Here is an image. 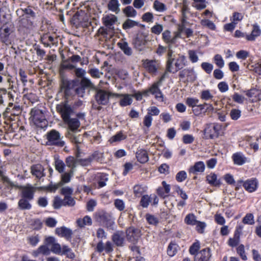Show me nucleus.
I'll use <instances>...</instances> for the list:
<instances>
[{"label": "nucleus", "mask_w": 261, "mask_h": 261, "mask_svg": "<svg viewBox=\"0 0 261 261\" xmlns=\"http://www.w3.org/2000/svg\"><path fill=\"white\" fill-rule=\"evenodd\" d=\"M57 111L71 132L76 130L80 126L81 123L77 118H71L74 111L71 107L66 103H61L56 106Z\"/></svg>", "instance_id": "1"}, {"label": "nucleus", "mask_w": 261, "mask_h": 261, "mask_svg": "<svg viewBox=\"0 0 261 261\" xmlns=\"http://www.w3.org/2000/svg\"><path fill=\"white\" fill-rule=\"evenodd\" d=\"M31 115L32 121L36 125L43 127L47 125V121L42 110L34 108L31 111Z\"/></svg>", "instance_id": "2"}, {"label": "nucleus", "mask_w": 261, "mask_h": 261, "mask_svg": "<svg viewBox=\"0 0 261 261\" xmlns=\"http://www.w3.org/2000/svg\"><path fill=\"white\" fill-rule=\"evenodd\" d=\"M142 62L143 67L149 73L151 74L152 76H154L156 74V73L161 66L160 61L155 59H145L143 60Z\"/></svg>", "instance_id": "3"}, {"label": "nucleus", "mask_w": 261, "mask_h": 261, "mask_svg": "<svg viewBox=\"0 0 261 261\" xmlns=\"http://www.w3.org/2000/svg\"><path fill=\"white\" fill-rule=\"evenodd\" d=\"M46 139L49 145L63 147L65 145V142L62 140L60 133L55 129H52L47 133Z\"/></svg>", "instance_id": "4"}, {"label": "nucleus", "mask_w": 261, "mask_h": 261, "mask_svg": "<svg viewBox=\"0 0 261 261\" xmlns=\"http://www.w3.org/2000/svg\"><path fill=\"white\" fill-rule=\"evenodd\" d=\"M221 130V125L218 123L207 125L204 129V135L207 138L214 139L218 138Z\"/></svg>", "instance_id": "5"}, {"label": "nucleus", "mask_w": 261, "mask_h": 261, "mask_svg": "<svg viewBox=\"0 0 261 261\" xmlns=\"http://www.w3.org/2000/svg\"><path fill=\"white\" fill-rule=\"evenodd\" d=\"M126 236L128 241L135 243L141 236V230L138 228L130 227L126 230Z\"/></svg>", "instance_id": "6"}, {"label": "nucleus", "mask_w": 261, "mask_h": 261, "mask_svg": "<svg viewBox=\"0 0 261 261\" xmlns=\"http://www.w3.org/2000/svg\"><path fill=\"white\" fill-rule=\"evenodd\" d=\"M109 92L98 90L95 94V99L99 105H106L109 102Z\"/></svg>", "instance_id": "7"}, {"label": "nucleus", "mask_w": 261, "mask_h": 261, "mask_svg": "<svg viewBox=\"0 0 261 261\" xmlns=\"http://www.w3.org/2000/svg\"><path fill=\"white\" fill-rule=\"evenodd\" d=\"M34 22V19L32 17L21 15L19 18V24L20 28L31 30L35 27Z\"/></svg>", "instance_id": "8"}, {"label": "nucleus", "mask_w": 261, "mask_h": 261, "mask_svg": "<svg viewBox=\"0 0 261 261\" xmlns=\"http://www.w3.org/2000/svg\"><path fill=\"white\" fill-rule=\"evenodd\" d=\"M12 33L11 29L7 26H3L0 29V39L6 45L11 44L10 35Z\"/></svg>", "instance_id": "9"}, {"label": "nucleus", "mask_w": 261, "mask_h": 261, "mask_svg": "<svg viewBox=\"0 0 261 261\" xmlns=\"http://www.w3.org/2000/svg\"><path fill=\"white\" fill-rule=\"evenodd\" d=\"M22 189V197L31 200L34 198V194L36 191V188L31 186V185H27L25 186L21 187Z\"/></svg>", "instance_id": "10"}, {"label": "nucleus", "mask_w": 261, "mask_h": 261, "mask_svg": "<svg viewBox=\"0 0 261 261\" xmlns=\"http://www.w3.org/2000/svg\"><path fill=\"white\" fill-rule=\"evenodd\" d=\"M211 256L210 249L204 248L196 254L195 261H208Z\"/></svg>", "instance_id": "11"}, {"label": "nucleus", "mask_w": 261, "mask_h": 261, "mask_svg": "<svg viewBox=\"0 0 261 261\" xmlns=\"http://www.w3.org/2000/svg\"><path fill=\"white\" fill-rule=\"evenodd\" d=\"M44 171V167L40 164L33 165L31 167V174L38 179H40L45 176Z\"/></svg>", "instance_id": "12"}, {"label": "nucleus", "mask_w": 261, "mask_h": 261, "mask_svg": "<svg viewBox=\"0 0 261 261\" xmlns=\"http://www.w3.org/2000/svg\"><path fill=\"white\" fill-rule=\"evenodd\" d=\"M174 61V66H173V70L171 72H176L186 65V57L183 55H178L177 58H175Z\"/></svg>", "instance_id": "13"}, {"label": "nucleus", "mask_w": 261, "mask_h": 261, "mask_svg": "<svg viewBox=\"0 0 261 261\" xmlns=\"http://www.w3.org/2000/svg\"><path fill=\"white\" fill-rule=\"evenodd\" d=\"M103 24L107 28L111 29L112 27L118 21V17L112 14L106 15L102 18Z\"/></svg>", "instance_id": "14"}, {"label": "nucleus", "mask_w": 261, "mask_h": 261, "mask_svg": "<svg viewBox=\"0 0 261 261\" xmlns=\"http://www.w3.org/2000/svg\"><path fill=\"white\" fill-rule=\"evenodd\" d=\"M125 234L122 231H117L112 236V239L113 242L117 246H123Z\"/></svg>", "instance_id": "15"}, {"label": "nucleus", "mask_w": 261, "mask_h": 261, "mask_svg": "<svg viewBox=\"0 0 261 261\" xmlns=\"http://www.w3.org/2000/svg\"><path fill=\"white\" fill-rule=\"evenodd\" d=\"M56 233L61 237H64L67 240L71 239L72 234V230L66 227L62 226L56 229Z\"/></svg>", "instance_id": "16"}, {"label": "nucleus", "mask_w": 261, "mask_h": 261, "mask_svg": "<svg viewBox=\"0 0 261 261\" xmlns=\"http://www.w3.org/2000/svg\"><path fill=\"white\" fill-rule=\"evenodd\" d=\"M179 33L175 34L173 36L171 35V32L169 30L165 31L162 34V38L163 40L167 44H171L176 42V39L178 38Z\"/></svg>", "instance_id": "17"}, {"label": "nucleus", "mask_w": 261, "mask_h": 261, "mask_svg": "<svg viewBox=\"0 0 261 261\" xmlns=\"http://www.w3.org/2000/svg\"><path fill=\"white\" fill-rule=\"evenodd\" d=\"M243 186L248 192H253L257 189V181L256 179H248L243 182Z\"/></svg>", "instance_id": "18"}, {"label": "nucleus", "mask_w": 261, "mask_h": 261, "mask_svg": "<svg viewBox=\"0 0 261 261\" xmlns=\"http://www.w3.org/2000/svg\"><path fill=\"white\" fill-rule=\"evenodd\" d=\"M120 4L118 0H110L107 4L109 10L118 14L120 12Z\"/></svg>", "instance_id": "19"}, {"label": "nucleus", "mask_w": 261, "mask_h": 261, "mask_svg": "<svg viewBox=\"0 0 261 261\" xmlns=\"http://www.w3.org/2000/svg\"><path fill=\"white\" fill-rule=\"evenodd\" d=\"M73 86V82L68 81L67 79H63L60 87L62 91H64L66 95H69L70 90L72 88Z\"/></svg>", "instance_id": "20"}, {"label": "nucleus", "mask_w": 261, "mask_h": 261, "mask_svg": "<svg viewBox=\"0 0 261 261\" xmlns=\"http://www.w3.org/2000/svg\"><path fill=\"white\" fill-rule=\"evenodd\" d=\"M173 52L170 47L168 50L167 61L166 64V71L167 72H172L173 70V62L175 60V56L173 55Z\"/></svg>", "instance_id": "21"}, {"label": "nucleus", "mask_w": 261, "mask_h": 261, "mask_svg": "<svg viewBox=\"0 0 261 261\" xmlns=\"http://www.w3.org/2000/svg\"><path fill=\"white\" fill-rule=\"evenodd\" d=\"M260 34L261 30L259 27L256 24H254L251 33L250 35H246V38L248 41H253L257 37L260 36Z\"/></svg>", "instance_id": "22"}, {"label": "nucleus", "mask_w": 261, "mask_h": 261, "mask_svg": "<svg viewBox=\"0 0 261 261\" xmlns=\"http://www.w3.org/2000/svg\"><path fill=\"white\" fill-rule=\"evenodd\" d=\"M77 225L80 228H84L86 226H91L92 224V220L89 216H85L84 218H80L76 221Z\"/></svg>", "instance_id": "23"}, {"label": "nucleus", "mask_w": 261, "mask_h": 261, "mask_svg": "<svg viewBox=\"0 0 261 261\" xmlns=\"http://www.w3.org/2000/svg\"><path fill=\"white\" fill-rule=\"evenodd\" d=\"M147 42L145 36L140 35L135 39L134 42L135 46L136 48L141 50L146 45Z\"/></svg>", "instance_id": "24"}, {"label": "nucleus", "mask_w": 261, "mask_h": 261, "mask_svg": "<svg viewBox=\"0 0 261 261\" xmlns=\"http://www.w3.org/2000/svg\"><path fill=\"white\" fill-rule=\"evenodd\" d=\"M136 158L138 161L142 164L146 163L149 160L147 151L143 149H140L137 151Z\"/></svg>", "instance_id": "25"}, {"label": "nucleus", "mask_w": 261, "mask_h": 261, "mask_svg": "<svg viewBox=\"0 0 261 261\" xmlns=\"http://www.w3.org/2000/svg\"><path fill=\"white\" fill-rule=\"evenodd\" d=\"M205 169V165L202 162H197L195 163L194 165L189 169V172L196 173V172H202Z\"/></svg>", "instance_id": "26"}, {"label": "nucleus", "mask_w": 261, "mask_h": 261, "mask_svg": "<svg viewBox=\"0 0 261 261\" xmlns=\"http://www.w3.org/2000/svg\"><path fill=\"white\" fill-rule=\"evenodd\" d=\"M119 101V105L121 107L129 106L133 102V96L128 94H123Z\"/></svg>", "instance_id": "27"}, {"label": "nucleus", "mask_w": 261, "mask_h": 261, "mask_svg": "<svg viewBox=\"0 0 261 261\" xmlns=\"http://www.w3.org/2000/svg\"><path fill=\"white\" fill-rule=\"evenodd\" d=\"M192 6L197 10L205 9L208 4L207 0H192Z\"/></svg>", "instance_id": "28"}, {"label": "nucleus", "mask_w": 261, "mask_h": 261, "mask_svg": "<svg viewBox=\"0 0 261 261\" xmlns=\"http://www.w3.org/2000/svg\"><path fill=\"white\" fill-rule=\"evenodd\" d=\"M117 45L126 55L131 56L132 55V49L126 41L121 40L117 43Z\"/></svg>", "instance_id": "29"}, {"label": "nucleus", "mask_w": 261, "mask_h": 261, "mask_svg": "<svg viewBox=\"0 0 261 261\" xmlns=\"http://www.w3.org/2000/svg\"><path fill=\"white\" fill-rule=\"evenodd\" d=\"M73 169H70L69 171L67 172L63 173L61 176V181L59 182V184H61V186H62L63 184L69 182L71 178L72 177L73 175Z\"/></svg>", "instance_id": "30"}, {"label": "nucleus", "mask_w": 261, "mask_h": 261, "mask_svg": "<svg viewBox=\"0 0 261 261\" xmlns=\"http://www.w3.org/2000/svg\"><path fill=\"white\" fill-rule=\"evenodd\" d=\"M206 180L208 184L213 186H218L220 184L219 180L217 179V175L214 173L207 175Z\"/></svg>", "instance_id": "31"}, {"label": "nucleus", "mask_w": 261, "mask_h": 261, "mask_svg": "<svg viewBox=\"0 0 261 261\" xmlns=\"http://www.w3.org/2000/svg\"><path fill=\"white\" fill-rule=\"evenodd\" d=\"M28 199L22 197L18 203V207L21 210H30L31 208V205L29 203Z\"/></svg>", "instance_id": "32"}, {"label": "nucleus", "mask_w": 261, "mask_h": 261, "mask_svg": "<svg viewBox=\"0 0 261 261\" xmlns=\"http://www.w3.org/2000/svg\"><path fill=\"white\" fill-rule=\"evenodd\" d=\"M138 25V22L128 18L123 23L122 28L124 30H128Z\"/></svg>", "instance_id": "33"}, {"label": "nucleus", "mask_w": 261, "mask_h": 261, "mask_svg": "<svg viewBox=\"0 0 261 261\" xmlns=\"http://www.w3.org/2000/svg\"><path fill=\"white\" fill-rule=\"evenodd\" d=\"M67 137L69 139L72 143L75 144L76 145H79V144L82 143L80 136H76L73 133L70 131L68 132Z\"/></svg>", "instance_id": "34"}, {"label": "nucleus", "mask_w": 261, "mask_h": 261, "mask_svg": "<svg viewBox=\"0 0 261 261\" xmlns=\"http://www.w3.org/2000/svg\"><path fill=\"white\" fill-rule=\"evenodd\" d=\"M232 158L234 163L239 165L243 164L246 161V158L240 153L234 154Z\"/></svg>", "instance_id": "35"}, {"label": "nucleus", "mask_w": 261, "mask_h": 261, "mask_svg": "<svg viewBox=\"0 0 261 261\" xmlns=\"http://www.w3.org/2000/svg\"><path fill=\"white\" fill-rule=\"evenodd\" d=\"M123 12L128 17H134L137 15V11L130 6H127L123 9Z\"/></svg>", "instance_id": "36"}, {"label": "nucleus", "mask_w": 261, "mask_h": 261, "mask_svg": "<svg viewBox=\"0 0 261 261\" xmlns=\"http://www.w3.org/2000/svg\"><path fill=\"white\" fill-rule=\"evenodd\" d=\"M197 221L196 216L192 213L189 214L185 218V222L188 225H195Z\"/></svg>", "instance_id": "37"}, {"label": "nucleus", "mask_w": 261, "mask_h": 261, "mask_svg": "<svg viewBox=\"0 0 261 261\" xmlns=\"http://www.w3.org/2000/svg\"><path fill=\"white\" fill-rule=\"evenodd\" d=\"M61 254L65 255L67 257L71 259H73L75 257L74 253L72 251L71 249L68 246H63Z\"/></svg>", "instance_id": "38"}, {"label": "nucleus", "mask_w": 261, "mask_h": 261, "mask_svg": "<svg viewBox=\"0 0 261 261\" xmlns=\"http://www.w3.org/2000/svg\"><path fill=\"white\" fill-rule=\"evenodd\" d=\"M153 7L156 11L159 12H163L167 10L166 5L158 0L154 2Z\"/></svg>", "instance_id": "39"}, {"label": "nucleus", "mask_w": 261, "mask_h": 261, "mask_svg": "<svg viewBox=\"0 0 261 261\" xmlns=\"http://www.w3.org/2000/svg\"><path fill=\"white\" fill-rule=\"evenodd\" d=\"M177 248L178 245L176 244L170 243L167 249L168 254L171 257L174 256L177 252Z\"/></svg>", "instance_id": "40"}, {"label": "nucleus", "mask_w": 261, "mask_h": 261, "mask_svg": "<svg viewBox=\"0 0 261 261\" xmlns=\"http://www.w3.org/2000/svg\"><path fill=\"white\" fill-rule=\"evenodd\" d=\"M242 112L238 109H232L229 113V116L233 120H238L241 116Z\"/></svg>", "instance_id": "41"}, {"label": "nucleus", "mask_w": 261, "mask_h": 261, "mask_svg": "<svg viewBox=\"0 0 261 261\" xmlns=\"http://www.w3.org/2000/svg\"><path fill=\"white\" fill-rule=\"evenodd\" d=\"M66 163L67 166L70 168V169H73V171H74L76 164H77V162L76 160L74 158L73 156H68L66 159Z\"/></svg>", "instance_id": "42"}, {"label": "nucleus", "mask_w": 261, "mask_h": 261, "mask_svg": "<svg viewBox=\"0 0 261 261\" xmlns=\"http://www.w3.org/2000/svg\"><path fill=\"white\" fill-rule=\"evenodd\" d=\"M126 138V136L125 135L123 134L122 132H119L115 135L112 137L109 141L111 143H113L124 140Z\"/></svg>", "instance_id": "43"}, {"label": "nucleus", "mask_w": 261, "mask_h": 261, "mask_svg": "<svg viewBox=\"0 0 261 261\" xmlns=\"http://www.w3.org/2000/svg\"><path fill=\"white\" fill-rule=\"evenodd\" d=\"M214 97L213 94L208 90H203L201 92L200 98L204 101L211 100Z\"/></svg>", "instance_id": "44"}, {"label": "nucleus", "mask_w": 261, "mask_h": 261, "mask_svg": "<svg viewBox=\"0 0 261 261\" xmlns=\"http://www.w3.org/2000/svg\"><path fill=\"white\" fill-rule=\"evenodd\" d=\"M55 166L56 170L60 173H63L64 172L65 165L62 160L59 159L56 160L55 163Z\"/></svg>", "instance_id": "45"}, {"label": "nucleus", "mask_w": 261, "mask_h": 261, "mask_svg": "<svg viewBox=\"0 0 261 261\" xmlns=\"http://www.w3.org/2000/svg\"><path fill=\"white\" fill-rule=\"evenodd\" d=\"M199 99L194 97H188L186 99V103L192 109L198 105Z\"/></svg>", "instance_id": "46"}, {"label": "nucleus", "mask_w": 261, "mask_h": 261, "mask_svg": "<svg viewBox=\"0 0 261 261\" xmlns=\"http://www.w3.org/2000/svg\"><path fill=\"white\" fill-rule=\"evenodd\" d=\"M232 99L233 101L239 104L244 103L246 98L243 96L240 95L238 93H234L232 96Z\"/></svg>", "instance_id": "47"}, {"label": "nucleus", "mask_w": 261, "mask_h": 261, "mask_svg": "<svg viewBox=\"0 0 261 261\" xmlns=\"http://www.w3.org/2000/svg\"><path fill=\"white\" fill-rule=\"evenodd\" d=\"M63 206H73L75 204V201L72 197L65 196L63 199Z\"/></svg>", "instance_id": "48"}, {"label": "nucleus", "mask_w": 261, "mask_h": 261, "mask_svg": "<svg viewBox=\"0 0 261 261\" xmlns=\"http://www.w3.org/2000/svg\"><path fill=\"white\" fill-rule=\"evenodd\" d=\"M202 25L212 30L216 29L215 24L211 20L208 19H202L201 20Z\"/></svg>", "instance_id": "49"}, {"label": "nucleus", "mask_w": 261, "mask_h": 261, "mask_svg": "<svg viewBox=\"0 0 261 261\" xmlns=\"http://www.w3.org/2000/svg\"><path fill=\"white\" fill-rule=\"evenodd\" d=\"M27 240L31 245L35 246L39 241V237L38 235H33L28 237Z\"/></svg>", "instance_id": "50"}, {"label": "nucleus", "mask_w": 261, "mask_h": 261, "mask_svg": "<svg viewBox=\"0 0 261 261\" xmlns=\"http://www.w3.org/2000/svg\"><path fill=\"white\" fill-rule=\"evenodd\" d=\"M81 85L82 87H84V88H92L94 87V85L91 82V81L89 79H88L86 77L82 78L81 82Z\"/></svg>", "instance_id": "51"}, {"label": "nucleus", "mask_w": 261, "mask_h": 261, "mask_svg": "<svg viewBox=\"0 0 261 261\" xmlns=\"http://www.w3.org/2000/svg\"><path fill=\"white\" fill-rule=\"evenodd\" d=\"M214 61L216 65L219 68L223 67L224 65V62L222 56L217 54L214 57Z\"/></svg>", "instance_id": "52"}, {"label": "nucleus", "mask_w": 261, "mask_h": 261, "mask_svg": "<svg viewBox=\"0 0 261 261\" xmlns=\"http://www.w3.org/2000/svg\"><path fill=\"white\" fill-rule=\"evenodd\" d=\"M22 11L23 12V14L22 15V16H28L30 18L32 17L33 19H35V13L30 7H29L27 8L22 9Z\"/></svg>", "instance_id": "53"}, {"label": "nucleus", "mask_w": 261, "mask_h": 261, "mask_svg": "<svg viewBox=\"0 0 261 261\" xmlns=\"http://www.w3.org/2000/svg\"><path fill=\"white\" fill-rule=\"evenodd\" d=\"M188 56L190 60L192 63H196L198 61V57L195 50H189L188 51Z\"/></svg>", "instance_id": "54"}, {"label": "nucleus", "mask_w": 261, "mask_h": 261, "mask_svg": "<svg viewBox=\"0 0 261 261\" xmlns=\"http://www.w3.org/2000/svg\"><path fill=\"white\" fill-rule=\"evenodd\" d=\"M150 202V197L148 195H146L142 196L140 201V204L143 207H147Z\"/></svg>", "instance_id": "55"}, {"label": "nucleus", "mask_w": 261, "mask_h": 261, "mask_svg": "<svg viewBox=\"0 0 261 261\" xmlns=\"http://www.w3.org/2000/svg\"><path fill=\"white\" fill-rule=\"evenodd\" d=\"M88 72L92 77L95 79L100 78L101 76L103 74V73L102 72H100L98 69L95 68L90 69Z\"/></svg>", "instance_id": "56"}, {"label": "nucleus", "mask_w": 261, "mask_h": 261, "mask_svg": "<svg viewBox=\"0 0 261 261\" xmlns=\"http://www.w3.org/2000/svg\"><path fill=\"white\" fill-rule=\"evenodd\" d=\"M146 219L147 222L151 225H156L159 223L158 218L151 215L146 214Z\"/></svg>", "instance_id": "57"}, {"label": "nucleus", "mask_w": 261, "mask_h": 261, "mask_svg": "<svg viewBox=\"0 0 261 261\" xmlns=\"http://www.w3.org/2000/svg\"><path fill=\"white\" fill-rule=\"evenodd\" d=\"M243 222L247 224H253L254 223L253 216L252 214H247L243 219Z\"/></svg>", "instance_id": "58"}, {"label": "nucleus", "mask_w": 261, "mask_h": 261, "mask_svg": "<svg viewBox=\"0 0 261 261\" xmlns=\"http://www.w3.org/2000/svg\"><path fill=\"white\" fill-rule=\"evenodd\" d=\"M147 115H149L150 117H152V116H157L160 113L159 109L155 106L150 107L147 109Z\"/></svg>", "instance_id": "59"}, {"label": "nucleus", "mask_w": 261, "mask_h": 261, "mask_svg": "<svg viewBox=\"0 0 261 261\" xmlns=\"http://www.w3.org/2000/svg\"><path fill=\"white\" fill-rule=\"evenodd\" d=\"M63 199H61L58 197H56L53 201V206L55 209L60 208L62 206H63Z\"/></svg>", "instance_id": "60"}, {"label": "nucleus", "mask_w": 261, "mask_h": 261, "mask_svg": "<svg viewBox=\"0 0 261 261\" xmlns=\"http://www.w3.org/2000/svg\"><path fill=\"white\" fill-rule=\"evenodd\" d=\"M201 68L207 73H210L213 69V65L207 62H203L201 64Z\"/></svg>", "instance_id": "61"}, {"label": "nucleus", "mask_w": 261, "mask_h": 261, "mask_svg": "<svg viewBox=\"0 0 261 261\" xmlns=\"http://www.w3.org/2000/svg\"><path fill=\"white\" fill-rule=\"evenodd\" d=\"M196 230L200 233H202L204 232V228L206 227V224L204 222L197 221L196 224Z\"/></svg>", "instance_id": "62"}, {"label": "nucleus", "mask_w": 261, "mask_h": 261, "mask_svg": "<svg viewBox=\"0 0 261 261\" xmlns=\"http://www.w3.org/2000/svg\"><path fill=\"white\" fill-rule=\"evenodd\" d=\"M51 250L52 252L56 254H61L62 251V247H61L59 244L55 243L51 246Z\"/></svg>", "instance_id": "63"}, {"label": "nucleus", "mask_w": 261, "mask_h": 261, "mask_svg": "<svg viewBox=\"0 0 261 261\" xmlns=\"http://www.w3.org/2000/svg\"><path fill=\"white\" fill-rule=\"evenodd\" d=\"M115 207L120 211H123L125 208L124 203L122 200L117 199L114 201Z\"/></svg>", "instance_id": "64"}]
</instances>
